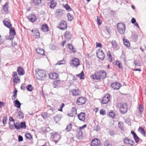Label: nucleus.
I'll use <instances>...</instances> for the list:
<instances>
[{
	"label": "nucleus",
	"mask_w": 146,
	"mask_h": 146,
	"mask_svg": "<svg viewBox=\"0 0 146 146\" xmlns=\"http://www.w3.org/2000/svg\"><path fill=\"white\" fill-rule=\"evenodd\" d=\"M14 35L10 34V35L9 36V37L7 38L8 40H12L13 39Z\"/></svg>",
	"instance_id": "55"
},
{
	"label": "nucleus",
	"mask_w": 146,
	"mask_h": 146,
	"mask_svg": "<svg viewBox=\"0 0 146 146\" xmlns=\"http://www.w3.org/2000/svg\"><path fill=\"white\" fill-rule=\"evenodd\" d=\"M64 7L68 11H71L72 10L71 8L67 4H66L64 6Z\"/></svg>",
	"instance_id": "45"
},
{
	"label": "nucleus",
	"mask_w": 146,
	"mask_h": 146,
	"mask_svg": "<svg viewBox=\"0 0 146 146\" xmlns=\"http://www.w3.org/2000/svg\"><path fill=\"white\" fill-rule=\"evenodd\" d=\"M13 80L14 82L16 83H19L20 82V78L19 77L17 74L16 72H13Z\"/></svg>",
	"instance_id": "13"
},
{
	"label": "nucleus",
	"mask_w": 146,
	"mask_h": 146,
	"mask_svg": "<svg viewBox=\"0 0 146 146\" xmlns=\"http://www.w3.org/2000/svg\"><path fill=\"white\" fill-rule=\"evenodd\" d=\"M123 40L124 44L126 46L129 47L130 46V43L126 39H123Z\"/></svg>",
	"instance_id": "28"
},
{
	"label": "nucleus",
	"mask_w": 146,
	"mask_h": 146,
	"mask_svg": "<svg viewBox=\"0 0 146 146\" xmlns=\"http://www.w3.org/2000/svg\"><path fill=\"white\" fill-rule=\"evenodd\" d=\"M115 64L117 66H118L119 68H121V69H122V66L121 65L120 63L118 61H115Z\"/></svg>",
	"instance_id": "44"
},
{
	"label": "nucleus",
	"mask_w": 146,
	"mask_h": 146,
	"mask_svg": "<svg viewBox=\"0 0 146 146\" xmlns=\"http://www.w3.org/2000/svg\"><path fill=\"white\" fill-rule=\"evenodd\" d=\"M3 123L5 125L7 123V118L3 117Z\"/></svg>",
	"instance_id": "61"
},
{
	"label": "nucleus",
	"mask_w": 146,
	"mask_h": 146,
	"mask_svg": "<svg viewBox=\"0 0 146 146\" xmlns=\"http://www.w3.org/2000/svg\"><path fill=\"white\" fill-rule=\"evenodd\" d=\"M97 23L98 25H101L102 24V22L101 21L100 18L98 17H97Z\"/></svg>",
	"instance_id": "58"
},
{
	"label": "nucleus",
	"mask_w": 146,
	"mask_h": 146,
	"mask_svg": "<svg viewBox=\"0 0 146 146\" xmlns=\"http://www.w3.org/2000/svg\"><path fill=\"white\" fill-rule=\"evenodd\" d=\"M14 106L19 108H20L21 104L18 100H15L14 101Z\"/></svg>",
	"instance_id": "23"
},
{
	"label": "nucleus",
	"mask_w": 146,
	"mask_h": 146,
	"mask_svg": "<svg viewBox=\"0 0 146 146\" xmlns=\"http://www.w3.org/2000/svg\"><path fill=\"white\" fill-rule=\"evenodd\" d=\"M9 5V3L8 2H6L5 4V5L3 6V8L4 10L5 11L7 12L8 10V5Z\"/></svg>",
	"instance_id": "39"
},
{
	"label": "nucleus",
	"mask_w": 146,
	"mask_h": 146,
	"mask_svg": "<svg viewBox=\"0 0 146 146\" xmlns=\"http://www.w3.org/2000/svg\"><path fill=\"white\" fill-rule=\"evenodd\" d=\"M71 92L73 96H77L79 95L78 91L76 89H74L71 91Z\"/></svg>",
	"instance_id": "32"
},
{
	"label": "nucleus",
	"mask_w": 146,
	"mask_h": 146,
	"mask_svg": "<svg viewBox=\"0 0 146 146\" xmlns=\"http://www.w3.org/2000/svg\"><path fill=\"white\" fill-rule=\"evenodd\" d=\"M3 23L4 25L8 28H10L12 27L11 24L8 21L4 20L3 21Z\"/></svg>",
	"instance_id": "27"
},
{
	"label": "nucleus",
	"mask_w": 146,
	"mask_h": 146,
	"mask_svg": "<svg viewBox=\"0 0 146 146\" xmlns=\"http://www.w3.org/2000/svg\"><path fill=\"white\" fill-rule=\"evenodd\" d=\"M96 54L100 60H103L104 59L105 55L102 50H100L98 52H96Z\"/></svg>",
	"instance_id": "7"
},
{
	"label": "nucleus",
	"mask_w": 146,
	"mask_h": 146,
	"mask_svg": "<svg viewBox=\"0 0 146 146\" xmlns=\"http://www.w3.org/2000/svg\"><path fill=\"white\" fill-rule=\"evenodd\" d=\"M67 28V24L66 21H62L60 23L59 28L62 30H64Z\"/></svg>",
	"instance_id": "10"
},
{
	"label": "nucleus",
	"mask_w": 146,
	"mask_h": 146,
	"mask_svg": "<svg viewBox=\"0 0 146 146\" xmlns=\"http://www.w3.org/2000/svg\"><path fill=\"white\" fill-rule=\"evenodd\" d=\"M67 17L68 18V20L70 21H72L73 19V17L72 15L70 13H68L67 15Z\"/></svg>",
	"instance_id": "43"
},
{
	"label": "nucleus",
	"mask_w": 146,
	"mask_h": 146,
	"mask_svg": "<svg viewBox=\"0 0 146 146\" xmlns=\"http://www.w3.org/2000/svg\"><path fill=\"white\" fill-rule=\"evenodd\" d=\"M72 63H70V65L73 66L77 67L80 64L79 59L77 58H74L71 60Z\"/></svg>",
	"instance_id": "5"
},
{
	"label": "nucleus",
	"mask_w": 146,
	"mask_h": 146,
	"mask_svg": "<svg viewBox=\"0 0 146 146\" xmlns=\"http://www.w3.org/2000/svg\"><path fill=\"white\" fill-rule=\"evenodd\" d=\"M63 10L61 9H57L56 11V14L57 16H59L63 14Z\"/></svg>",
	"instance_id": "31"
},
{
	"label": "nucleus",
	"mask_w": 146,
	"mask_h": 146,
	"mask_svg": "<svg viewBox=\"0 0 146 146\" xmlns=\"http://www.w3.org/2000/svg\"><path fill=\"white\" fill-rule=\"evenodd\" d=\"M35 36H36L35 37L36 38H39L40 36V33L39 32V31L38 30H36L35 31V33H34Z\"/></svg>",
	"instance_id": "40"
},
{
	"label": "nucleus",
	"mask_w": 146,
	"mask_h": 146,
	"mask_svg": "<svg viewBox=\"0 0 146 146\" xmlns=\"http://www.w3.org/2000/svg\"><path fill=\"white\" fill-rule=\"evenodd\" d=\"M109 115L111 117L113 118L115 116V114L113 112L111 111L109 112Z\"/></svg>",
	"instance_id": "54"
},
{
	"label": "nucleus",
	"mask_w": 146,
	"mask_h": 146,
	"mask_svg": "<svg viewBox=\"0 0 146 146\" xmlns=\"http://www.w3.org/2000/svg\"><path fill=\"white\" fill-rule=\"evenodd\" d=\"M129 140L130 139L129 138L126 137L123 138V141L126 144H127L128 142H127V141L129 142Z\"/></svg>",
	"instance_id": "51"
},
{
	"label": "nucleus",
	"mask_w": 146,
	"mask_h": 146,
	"mask_svg": "<svg viewBox=\"0 0 146 146\" xmlns=\"http://www.w3.org/2000/svg\"><path fill=\"white\" fill-rule=\"evenodd\" d=\"M17 72L19 76H22L24 75L25 74V72L23 68L20 66L18 68Z\"/></svg>",
	"instance_id": "18"
},
{
	"label": "nucleus",
	"mask_w": 146,
	"mask_h": 146,
	"mask_svg": "<svg viewBox=\"0 0 146 146\" xmlns=\"http://www.w3.org/2000/svg\"><path fill=\"white\" fill-rule=\"evenodd\" d=\"M41 30L44 32H46L49 31V28L47 25L46 24L43 25L41 26Z\"/></svg>",
	"instance_id": "21"
},
{
	"label": "nucleus",
	"mask_w": 146,
	"mask_h": 146,
	"mask_svg": "<svg viewBox=\"0 0 146 146\" xmlns=\"http://www.w3.org/2000/svg\"><path fill=\"white\" fill-rule=\"evenodd\" d=\"M77 114V109L75 107H73L70 113L68 114V116L71 117H75Z\"/></svg>",
	"instance_id": "11"
},
{
	"label": "nucleus",
	"mask_w": 146,
	"mask_h": 146,
	"mask_svg": "<svg viewBox=\"0 0 146 146\" xmlns=\"http://www.w3.org/2000/svg\"><path fill=\"white\" fill-rule=\"evenodd\" d=\"M23 140V138L22 136L21 135H19L18 136V141L19 142L22 141Z\"/></svg>",
	"instance_id": "62"
},
{
	"label": "nucleus",
	"mask_w": 146,
	"mask_h": 146,
	"mask_svg": "<svg viewBox=\"0 0 146 146\" xmlns=\"http://www.w3.org/2000/svg\"><path fill=\"white\" fill-rule=\"evenodd\" d=\"M68 47L74 53H76V51L74 49L73 46L72 45L70 44H69L68 45Z\"/></svg>",
	"instance_id": "38"
},
{
	"label": "nucleus",
	"mask_w": 146,
	"mask_h": 146,
	"mask_svg": "<svg viewBox=\"0 0 146 146\" xmlns=\"http://www.w3.org/2000/svg\"><path fill=\"white\" fill-rule=\"evenodd\" d=\"M60 81L59 80H55L53 84V86L54 88H56V87L58 86V85L60 83Z\"/></svg>",
	"instance_id": "25"
},
{
	"label": "nucleus",
	"mask_w": 146,
	"mask_h": 146,
	"mask_svg": "<svg viewBox=\"0 0 146 146\" xmlns=\"http://www.w3.org/2000/svg\"><path fill=\"white\" fill-rule=\"evenodd\" d=\"M35 71L36 76L38 79L41 80H44L46 79L47 75L44 70L37 69Z\"/></svg>",
	"instance_id": "2"
},
{
	"label": "nucleus",
	"mask_w": 146,
	"mask_h": 146,
	"mask_svg": "<svg viewBox=\"0 0 146 146\" xmlns=\"http://www.w3.org/2000/svg\"><path fill=\"white\" fill-rule=\"evenodd\" d=\"M36 50L37 52L40 54L43 55H44V50L43 49L39 48L36 49Z\"/></svg>",
	"instance_id": "22"
},
{
	"label": "nucleus",
	"mask_w": 146,
	"mask_h": 146,
	"mask_svg": "<svg viewBox=\"0 0 146 146\" xmlns=\"http://www.w3.org/2000/svg\"><path fill=\"white\" fill-rule=\"evenodd\" d=\"M18 114L20 117V118H23L24 117L23 113L21 111H19L18 112Z\"/></svg>",
	"instance_id": "50"
},
{
	"label": "nucleus",
	"mask_w": 146,
	"mask_h": 146,
	"mask_svg": "<svg viewBox=\"0 0 146 146\" xmlns=\"http://www.w3.org/2000/svg\"><path fill=\"white\" fill-rule=\"evenodd\" d=\"M129 141V142L127 143V144H129L131 146H133L135 145V143L133 140L130 139Z\"/></svg>",
	"instance_id": "49"
},
{
	"label": "nucleus",
	"mask_w": 146,
	"mask_h": 146,
	"mask_svg": "<svg viewBox=\"0 0 146 146\" xmlns=\"http://www.w3.org/2000/svg\"><path fill=\"white\" fill-rule=\"evenodd\" d=\"M41 0H32V3L36 6H38L41 3Z\"/></svg>",
	"instance_id": "24"
},
{
	"label": "nucleus",
	"mask_w": 146,
	"mask_h": 146,
	"mask_svg": "<svg viewBox=\"0 0 146 146\" xmlns=\"http://www.w3.org/2000/svg\"><path fill=\"white\" fill-rule=\"evenodd\" d=\"M86 101L85 97H81L79 98L77 100L76 104L78 105H81L84 104Z\"/></svg>",
	"instance_id": "6"
},
{
	"label": "nucleus",
	"mask_w": 146,
	"mask_h": 146,
	"mask_svg": "<svg viewBox=\"0 0 146 146\" xmlns=\"http://www.w3.org/2000/svg\"><path fill=\"white\" fill-rule=\"evenodd\" d=\"M111 44L113 48L115 49L116 48L117 46V45L115 40H113L111 42Z\"/></svg>",
	"instance_id": "34"
},
{
	"label": "nucleus",
	"mask_w": 146,
	"mask_h": 146,
	"mask_svg": "<svg viewBox=\"0 0 146 146\" xmlns=\"http://www.w3.org/2000/svg\"><path fill=\"white\" fill-rule=\"evenodd\" d=\"M26 125L25 122H22L20 124V128L25 129L26 128Z\"/></svg>",
	"instance_id": "33"
},
{
	"label": "nucleus",
	"mask_w": 146,
	"mask_h": 146,
	"mask_svg": "<svg viewBox=\"0 0 146 146\" xmlns=\"http://www.w3.org/2000/svg\"><path fill=\"white\" fill-rule=\"evenodd\" d=\"M26 137L28 139H31L32 138V137L31 134L29 133H27L25 134Z\"/></svg>",
	"instance_id": "47"
},
{
	"label": "nucleus",
	"mask_w": 146,
	"mask_h": 146,
	"mask_svg": "<svg viewBox=\"0 0 146 146\" xmlns=\"http://www.w3.org/2000/svg\"><path fill=\"white\" fill-rule=\"evenodd\" d=\"M106 72L103 70H99L96 71L94 74L91 75V77L94 80L104 79L106 77Z\"/></svg>",
	"instance_id": "1"
},
{
	"label": "nucleus",
	"mask_w": 146,
	"mask_h": 146,
	"mask_svg": "<svg viewBox=\"0 0 146 146\" xmlns=\"http://www.w3.org/2000/svg\"><path fill=\"white\" fill-rule=\"evenodd\" d=\"M121 86V84L119 82H113L111 84V87L115 90L119 89Z\"/></svg>",
	"instance_id": "8"
},
{
	"label": "nucleus",
	"mask_w": 146,
	"mask_h": 146,
	"mask_svg": "<svg viewBox=\"0 0 146 146\" xmlns=\"http://www.w3.org/2000/svg\"><path fill=\"white\" fill-rule=\"evenodd\" d=\"M107 56L109 58V59L111 61L112 59V58L111 57V56L110 52L109 51H108L107 52Z\"/></svg>",
	"instance_id": "57"
},
{
	"label": "nucleus",
	"mask_w": 146,
	"mask_h": 146,
	"mask_svg": "<svg viewBox=\"0 0 146 146\" xmlns=\"http://www.w3.org/2000/svg\"><path fill=\"white\" fill-rule=\"evenodd\" d=\"M76 76L80 77V79H84V75L83 71H82L81 72L78 74H76Z\"/></svg>",
	"instance_id": "30"
},
{
	"label": "nucleus",
	"mask_w": 146,
	"mask_h": 146,
	"mask_svg": "<svg viewBox=\"0 0 146 146\" xmlns=\"http://www.w3.org/2000/svg\"><path fill=\"white\" fill-rule=\"evenodd\" d=\"M134 63L135 66H141L140 64L139 63V61L136 60H135L134 61Z\"/></svg>",
	"instance_id": "53"
},
{
	"label": "nucleus",
	"mask_w": 146,
	"mask_h": 146,
	"mask_svg": "<svg viewBox=\"0 0 146 146\" xmlns=\"http://www.w3.org/2000/svg\"><path fill=\"white\" fill-rule=\"evenodd\" d=\"M109 141L108 140H106L104 143V146H107L109 144Z\"/></svg>",
	"instance_id": "64"
},
{
	"label": "nucleus",
	"mask_w": 146,
	"mask_h": 146,
	"mask_svg": "<svg viewBox=\"0 0 146 146\" xmlns=\"http://www.w3.org/2000/svg\"><path fill=\"white\" fill-rule=\"evenodd\" d=\"M133 138L135 142L136 143H138L139 142L140 139L141 140V139H140V138L137 136V135L134 137Z\"/></svg>",
	"instance_id": "52"
},
{
	"label": "nucleus",
	"mask_w": 146,
	"mask_h": 146,
	"mask_svg": "<svg viewBox=\"0 0 146 146\" xmlns=\"http://www.w3.org/2000/svg\"><path fill=\"white\" fill-rule=\"evenodd\" d=\"M14 127L15 129L17 130H19L20 129V124L18 122H16L15 123H14Z\"/></svg>",
	"instance_id": "41"
},
{
	"label": "nucleus",
	"mask_w": 146,
	"mask_h": 146,
	"mask_svg": "<svg viewBox=\"0 0 146 146\" xmlns=\"http://www.w3.org/2000/svg\"><path fill=\"white\" fill-rule=\"evenodd\" d=\"M10 34L12 35L15 36L16 35V32L14 28L13 27L11 28L10 29L9 31Z\"/></svg>",
	"instance_id": "36"
},
{
	"label": "nucleus",
	"mask_w": 146,
	"mask_h": 146,
	"mask_svg": "<svg viewBox=\"0 0 146 146\" xmlns=\"http://www.w3.org/2000/svg\"><path fill=\"white\" fill-rule=\"evenodd\" d=\"M91 146H101L100 141L97 138H95L92 140Z\"/></svg>",
	"instance_id": "9"
},
{
	"label": "nucleus",
	"mask_w": 146,
	"mask_h": 146,
	"mask_svg": "<svg viewBox=\"0 0 146 146\" xmlns=\"http://www.w3.org/2000/svg\"><path fill=\"white\" fill-rule=\"evenodd\" d=\"M128 109V106L127 103H123L122 104L119 108L120 112L122 114H125L127 112Z\"/></svg>",
	"instance_id": "4"
},
{
	"label": "nucleus",
	"mask_w": 146,
	"mask_h": 146,
	"mask_svg": "<svg viewBox=\"0 0 146 146\" xmlns=\"http://www.w3.org/2000/svg\"><path fill=\"white\" fill-rule=\"evenodd\" d=\"M49 77L50 78L52 79H56L58 77V74L54 72L49 74Z\"/></svg>",
	"instance_id": "16"
},
{
	"label": "nucleus",
	"mask_w": 146,
	"mask_h": 146,
	"mask_svg": "<svg viewBox=\"0 0 146 146\" xmlns=\"http://www.w3.org/2000/svg\"><path fill=\"white\" fill-rule=\"evenodd\" d=\"M72 35L70 33V32L66 31L64 34V38L68 40H70L72 37Z\"/></svg>",
	"instance_id": "19"
},
{
	"label": "nucleus",
	"mask_w": 146,
	"mask_h": 146,
	"mask_svg": "<svg viewBox=\"0 0 146 146\" xmlns=\"http://www.w3.org/2000/svg\"><path fill=\"white\" fill-rule=\"evenodd\" d=\"M139 111L140 114L141 115L144 111V107L143 105H139Z\"/></svg>",
	"instance_id": "29"
},
{
	"label": "nucleus",
	"mask_w": 146,
	"mask_h": 146,
	"mask_svg": "<svg viewBox=\"0 0 146 146\" xmlns=\"http://www.w3.org/2000/svg\"><path fill=\"white\" fill-rule=\"evenodd\" d=\"M96 47L101 48L102 47V45L101 44H100V43L96 42Z\"/></svg>",
	"instance_id": "63"
},
{
	"label": "nucleus",
	"mask_w": 146,
	"mask_h": 146,
	"mask_svg": "<svg viewBox=\"0 0 146 146\" xmlns=\"http://www.w3.org/2000/svg\"><path fill=\"white\" fill-rule=\"evenodd\" d=\"M54 2V1L53 0H52L50 2L51 4L50 7L51 8H54L55 6L56 5H54L53 3Z\"/></svg>",
	"instance_id": "60"
},
{
	"label": "nucleus",
	"mask_w": 146,
	"mask_h": 146,
	"mask_svg": "<svg viewBox=\"0 0 146 146\" xmlns=\"http://www.w3.org/2000/svg\"><path fill=\"white\" fill-rule=\"evenodd\" d=\"M85 114L84 113L81 112L78 115V117L79 119L81 121H84L85 119Z\"/></svg>",
	"instance_id": "17"
},
{
	"label": "nucleus",
	"mask_w": 146,
	"mask_h": 146,
	"mask_svg": "<svg viewBox=\"0 0 146 146\" xmlns=\"http://www.w3.org/2000/svg\"><path fill=\"white\" fill-rule=\"evenodd\" d=\"M117 27L118 33L121 34H123L125 31V24L122 23H119L117 25Z\"/></svg>",
	"instance_id": "3"
},
{
	"label": "nucleus",
	"mask_w": 146,
	"mask_h": 146,
	"mask_svg": "<svg viewBox=\"0 0 146 146\" xmlns=\"http://www.w3.org/2000/svg\"><path fill=\"white\" fill-rule=\"evenodd\" d=\"M72 127V124L70 123L69 124V125H67L65 129V130L67 132L70 131L71 128Z\"/></svg>",
	"instance_id": "37"
},
{
	"label": "nucleus",
	"mask_w": 146,
	"mask_h": 146,
	"mask_svg": "<svg viewBox=\"0 0 146 146\" xmlns=\"http://www.w3.org/2000/svg\"><path fill=\"white\" fill-rule=\"evenodd\" d=\"M100 113L102 115H104L106 114L105 111L104 110L101 109L100 110Z\"/></svg>",
	"instance_id": "59"
},
{
	"label": "nucleus",
	"mask_w": 146,
	"mask_h": 146,
	"mask_svg": "<svg viewBox=\"0 0 146 146\" xmlns=\"http://www.w3.org/2000/svg\"><path fill=\"white\" fill-rule=\"evenodd\" d=\"M27 18L32 23L35 22L37 19L35 15L33 14H31L28 16Z\"/></svg>",
	"instance_id": "14"
},
{
	"label": "nucleus",
	"mask_w": 146,
	"mask_h": 146,
	"mask_svg": "<svg viewBox=\"0 0 146 146\" xmlns=\"http://www.w3.org/2000/svg\"><path fill=\"white\" fill-rule=\"evenodd\" d=\"M53 138V141L55 142V143H56L60 140L61 138V137L60 135L57 134L56 133H55L54 134Z\"/></svg>",
	"instance_id": "15"
},
{
	"label": "nucleus",
	"mask_w": 146,
	"mask_h": 146,
	"mask_svg": "<svg viewBox=\"0 0 146 146\" xmlns=\"http://www.w3.org/2000/svg\"><path fill=\"white\" fill-rule=\"evenodd\" d=\"M66 63L65 61L64 60H61L57 62L56 65H60L61 64H65Z\"/></svg>",
	"instance_id": "42"
},
{
	"label": "nucleus",
	"mask_w": 146,
	"mask_h": 146,
	"mask_svg": "<svg viewBox=\"0 0 146 146\" xmlns=\"http://www.w3.org/2000/svg\"><path fill=\"white\" fill-rule=\"evenodd\" d=\"M76 137L80 140L82 139V131L78 129L77 130Z\"/></svg>",
	"instance_id": "20"
},
{
	"label": "nucleus",
	"mask_w": 146,
	"mask_h": 146,
	"mask_svg": "<svg viewBox=\"0 0 146 146\" xmlns=\"http://www.w3.org/2000/svg\"><path fill=\"white\" fill-rule=\"evenodd\" d=\"M119 127L122 130L123 128V124L122 122H119L118 124Z\"/></svg>",
	"instance_id": "56"
},
{
	"label": "nucleus",
	"mask_w": 146,
	"mask_h": 146,
	"mask_svg": "<svg viewBox=\"0 0 146 146\" xmlns=\"http://www.w3.org/2000/svg\"><path fill=\"white\" fill-rule=\"evenodd\" d=\"M48 113L46 112L42 113L41 114V116L44 119H46L48 116Z\"/></svg>",
	"instance_id": "46"
},
{
	"label": "nucleus",
	"mask_w": 146,
	"mask_h": 146,
	"mask_svg": "<svg viewBox=\"0 0 146 146\" xmlns=\"http://www.w3.org/2000/svg\"><path fill=\"white\" fill-rule=\"evenodd\" d=\"M26 88L27 90L29 91H31L34 89V88L32 85L30 84L28 85L27 87Z\"/></svg>",
	"instance_id": "35"
},
{
	"label": "nucleus",
	"mask_w": 146,
	"mask_h": 146,
	"mask_svg": "<svg viewBox=\"0 0 146 146\" xmlns=\"http://www.w3.org/2000/svg\"><path fill=\"white\" fill-rule=\"evenodd\" d=\"M139 131L144 137H146L145 132L144 129L141 127H139L138 129Z\"/></svg>",
	"instance_id": "26"
},
{
	"label": "nucleus",
	"mask_w": 146,
	"mask_h": 146,
	"mask_svg": "<svg viewBox=\"0 0 146 146\" xmlns=\"http://www.w3.org/2000/svg\"><path fill=\"white\" fill-rule=\"evenodd\" d=\"M137 36L136 34H134L131 36L132 39L134 41H136L137 39Z\"/></svg>",
	"instance_id": "48"
},
{
	"label": "nucleus",
	"mask_w": 146,
	"mask_h": 146,
	"mask_svg": "<svg viewBox=\"0 0 146 146\" xmlns=\"http://www.w3.org/2000/svg\"><path fill=\"white\" fill-rule=\"evenodd\" d=\"M110 95L107 94L103 97L102 102L103 104H107L110 99Z\"/></svg>",
	"instance_id": "12"
}]
</instances>
